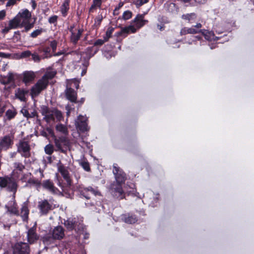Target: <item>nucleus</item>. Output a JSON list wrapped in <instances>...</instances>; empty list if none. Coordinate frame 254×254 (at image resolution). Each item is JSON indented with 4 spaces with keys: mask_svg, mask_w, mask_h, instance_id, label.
<instances>
[{
    "mask_svg": "<svg viewBox=\"0 0 254 254\" xmlns=\"http://www.w3.org/2000/svg\"><path fill=\"white\" fill-rule=\"evenodd\" d=\"M113 172L115 177L116 182L111 186L112 193L115 197L123 198L124 191L121 184L125 181L126 175L117 164L113 165Z\"/></svg>",
    "mask_w": 254,
    "mask_h": 254,
    "instance_id": "nucleus-1",
    "label": "nucleus"
},
{
    "mask_svg": "<svg viewBox=\"0 0 254 254\" xmlns=\"http://www.w3.org/2000/svg\"><path fill=\"white\" fill-rule=\"evenodd\" d=\"M56 74L55 71H49L38 80L36 83L31 89V95L32 98L37 96L42 91L45 89L48 84L49 80L52 79Z\"/></svg>",
    "mask_w": 254,
    "mask_h": 254,
    "instance_id": "nucleus-2",
    "label": "nucleus"
},
{
    "mask_svg": "<svg viewBox=\"0 0 254 254\" xmlns=\"http://www.w3.org/2000/svg\"><path fill=\"white\" fill-rule=\"evenodd\" d=\"M16 16L19 18L21 26L24 27L23 31L28 32L34 27V23H30L31 13L28 9L21 10Z\"/></svg>",
    "mask_w": 254,
    "mask_h": 254,
    "instance_id": "nucleus-3",
    "label": "nucleus"
},
{
    "mask_svg": "<svg viewBox=\"0 0 254 254\" xmlns=\"http://www.w3.org/2000/svg\"><path fill=\"white\" fill-rule=\"evenodd\" d=\"M0 187L6 188L7 190L12 192V198L14 199L18 185L13 179L9 177H0Z\"/></svg>",
    "mask_w": 254,
    "mask_h": 254,
    "instance_id": "nucleus-4",
    "label": "nucleus"
},
{
    "mask_svg": "<svg viewBox=\"0 0 254 254\" xmlns=\"http://www.w3.org/2000/svg\"><path fill=\"white\" fill-rule=\"evenodd\" d=\"M55 144L58 151L66 153L67 148L69 146L70 142L66 137H60L55 139Z\"/></svg>",
    "mask_w": 254,
    "mask_h": 254,
    "instance_id": "nucleus-5",
    "label": "nucleus"
},
{
    "mask_svg": "<svg viewBox=\"0 0 254 254\" xmlns=\"http://www.w3.org/2000/svg\"><path fill=\"white\" fill-rule=\"evenodd\" d=\"M42 186L45 190L53 194L58 195L61 193L60 189L56 188L53 181L50 180L43 181L42 183Z\"/></svg>",
    "mask_w": 254,
    "mask_h": 254,
    "instance_id": "nucleus-6",
    "label": "nucleus"
},
{
    "mask_svg": "<svg viewBox=\"0 0 254 254\" xmlns=\"http://www.w3.org/2000/svg\"><path fill=\"white\" fill-rule=\"evenodd\" d=\"M17 151L25 158L30 156V147L27 141H20L18 146Z\"/></svg>",
    "mask_w": 254,
    "mask_h": 254,
    "instance_id": "nucleus-7",
    "label": "nucleus"
},
{
    "mask_svg": "<svg viewBox=\"0 0 254 254\" xmlns=\"http://www.w3.org/2000/svg\"><path fill=\"white\" fill-rule=\"evenodd\" d=\"M38 208L42 215H46L50 210H52L53 206L47 199L42 200L38 202Z\"/></svg>",
    "mask_w": 254,
    "mask_h": 254,
    "instance_id": "nucleus-8",
    "label": "nucleus"
},
{
    "mask_svg": "<svg viewBox=\"0 0 254 254\" xmlns=\"http://www.w3.org/2000/svg\"><path fill=\"white\" fill-rule=\"evenodd\" d=\"M144 14H137L131 21V24L136 31L148 22V20L144 19Z\"/></svg>",
    "mask_w": 254,
    "mask_h": 254,
    "instance_id": "nucleus-9",
    "label": "nucleus"
},
{
    "mask_svg": "<svg viewBox=\"0 0 254 254\" xmlns=\"http://www.w3.org/2000/svg\"><path fill=\"white\" fill-rule=\"evenodd\" d=\"M87 121V119L86 117L79 115L75 121V125L76 128L82 132L88 130Z\"/></svg>",
    "mask_w": 254,
    "mask_h": 254,
    "instance_id": "nucleus-10",
    "label": "nucleus"
},
{
    "mask_svg": "<svg viewBox=\"0 0 254 254\" xmlns=\"http://www.w3.org/2000/svg\"><path fill=\"white\" fill-rule=\"evenodd\" d=\"M41 112L42 115L44 116V119L47 122L50 123L55 120L54 109L50 110L48 107L46 106H42L41 107Z\"/></svg>",
    "mask_w": 254,
    "mask_h": 254,
    "instance_id": "nucleus-11",
    "label": "nucleus"
},
{
    "mask_svg": "<svg viewBox=\"0 0 254 254\" xmlns=\"http://www.w3.org/2000/svg\"><path fill=\"white\" fill-rule=\"evenodd\" d=\"M29 248L26 243H17L13 249V254H29Z\"/></svg>",
    "mask_w": 254,
    "mask_h": 254,
    "instance_id": "nucleus-12",
    "label": "nucleus"
},
{
    "mask_svg": "<svg viewBox=\"0 0 254 254\" xmlns=\"http://www.w3.org/2000/svg\"><path fill=\"white\" fill-rule=\"evenodd\" d=\"M58 171L61 174L63 178L66 181L67 186L70 187L71 185V180L67 169L63 165H60L58 167Z\"/></svg>",
    "mask_w": 254,
    "mask_h": 254,
    "instance_id": "nucleus-13",
    "label": "nucleus"
},
{
    "mask_svg": "<svg viewBox=\"0 0 254 254\" xmlns=\"http://www.w3.org/2000/svg\"><path fill=\"white\" fill-rule=\"evenodd\" d=\"M90 192L95 196L101 195V192L97 190V189L93 188L91 187L83 188L80 190V194L85 198L89 199L90 198L89 195H86V192Z\"/></svg>",
    "mask_w": 254,
    "mask_h": 254,
    "instance_id": "nucleus-14",
    "label": "nucleus"
},
{
    "mask_svg": "<svg viewBox=\"0 0 254 254\" xmlns=\"http://www.w3.org/2000/svg\"><path fill=\"white\" fill-rule=\"evenodd\" d=\"M64 93L65 97L68 100L72 103L77 102V93L73 89L67 87Z\"/></svg>",
    "mask_w": 254,
    "mask_h": 254,
    "instance_id": "nucleus-15",
    "label": "nucleus"
},
{
    "mask_svg": "<svg viewBox=\"0 0 254 254\" xmlns=\"http://www.w3.org/2000/svg\"><path fill=\"white\" fill-rule=\"evenodd\" d=\"M13 168L12 175L14 177L18 178L20 176L22 175L25 166L21 163L15 162L13 164Z\"/></svg>",
    "mask_w": 254,
    "mask_h": 254,
    "instance_id": "nucleus-16",
    "label": "nucleus"
},
{
    "mask_svg": "<svg viewBox=\"0 0 254 254\" xmlns=\"http://www.w3.org/2000/svg\"><path fill=\"white\" fill-rule=\"evenodd\" d=\"M64 236V229L61 226L56 227L53 230L52 237L55 240L62 239Z\"/></svg>",
    "mask_w": 254,
    "mask_h": 254,
    "instance_id": "nucleus-17",
    "label": "nucleus"
},
{
    "mask_svg": "<svg viewBox=\"0 0 254 254\" xmlns=\"http://www.w3.org/2000/svg\"><path fill=\"white\" fill-rule=\"evenodd\" d=\"M36 228L34 227L31 228L27 232V240L29 244H33L38 239L36 233Z\"/></svg>",
    "mask_w": 254,
    "mask_h": 254,
    "instance_id": "nucleus-18",
    "label": "nucleus"
},
{
    "mask_svg": "<svg viewBox=\"0 0 254 254\" xmlns=\"http://www.w3.org/2000/svg\"><path fill=\"white\" fill-rule=\"evenodd\" d=\"M5 207L9 213L17 216L19 215V211L15 198H12V200L6 205Z\"/></svg>",
    "mask_w": 254,
    "mask_h": 254,
    "instance_id": "nucleus-19",
    "label": "nucleus"
},
{
    "mask_svg": "<svg viewBox=\"0 0 254 254\" xmlns=\"http://www.w3.org/2000/svg\"><path fill=\"white\" fill-rule=\"evenodd\" d=\"M28 201L24 202L22 204L20 210V216L24 221H27L28 219L29 210L28 209Z\"/></svg>",
    "mask_w": 254,
    "mask_h": 254,
    "instance_id": "nucleus-20",
    "label": "nucleus"
},
{
    "mask_svg": "<svg viewBox=\"0 0 254 254\" xmlns=\"http://www.w3.org/2000/svg\"><path fill=\"white\" fill-rule=\"evenodd\" d=\"M83 32V30L79 28L78 29L77 31L71 33L70 41L72 44L76 45L77 43V42L80 38Z\"/></svg>",
    "mask_w": 254,
    "mask_h": 254,
    "instance_id": "nucleus-21",
    "label": "nucleus"
},
{
    "mask_svg": "<svg viewBox=\"0 0 254 254\" xmlns=\"http://www.w3.org/2000/svg\"><path fill=\"white\" fill-rule=\"evenodd\" d=\"M28 91L22 88H18L15 91V97L21 101H26V96L28 95Z\"/></svg>",
    "mask_w": 254,
    "mask_h": 254,
    "instance_id": "nucleus-22",
    "label": "nucleus"
},
{
    "mask_svg": "<svg viewBox=\"0 0 254 254\" xmlns=\"http://www.w3.org/2000/svg\"><path fill=\"white\" fill-rule=\"evenodd\" d=\"M136 32L135 29L131 24L130 25L122 28L121 31L118 33L119 35L126 34V35L129 33H134Z\"/></svg>",
    "mask_w": 254,
    "mask_h": 254,
    "instance_id": "nucleus-23",
    "label": "nucleus"
},
{
    "mask_svg": "<svg viewBox=\"0 0 254 254\" xmlns=\"http://www.w3.org/2000/svg\"><path fill=\"white\" fill-rule=\"evenodd\" d=\"M18 18V17L16 15L13 18L9 21L8 24L12 29L22 28Z\"/></svg>",
    "mask_w": 254,
    "mask_h": 254,
    "instance_id": "nucleus-24",
    "label": "nucleus"
},
{
    "mask_svg": "<svg viewBox=\"0 0 254 254\" xmlns=\"http://www.w3.org/2000/svg\"><path fill=\"white\" fill-rule=\"evenodd\" d=\"M35 74L32 71H25L23 73V82L25 83L32 81L35 78Z\"/></svg>",
    "mask_w": 254,
    "mask_h": 254,
    "instance_id": "nucleus-25",
    "label": "nucleus"
},
{
    "mask_svg": "<svg viewBox=\"0 0 254 254\" xmlns=\"http://www.w3.org/2000/svg\"><path fill=\"white\" fill-rule=\"evenodd\" d=\"M13 80V75L11 73H9L6 76H0V82L3 84H7Z\"/></svg>",
    "mask_w": 254,
    "mask_h": 254,
    "instance_id": "nucleus-26",
    "label": "nucleus"
},
{
    "mask_svg": "<svg viewBox=\"0 0 254 254\" xmlns=\"http://www.w3.org/2000/svg\"><path fill=\"white\" fill-rule=\"evenodd\" d=\"M57 184L58 186L61 188L60 190V191L61 192L59 195H64V193H66L67 191V188H68L66 184L65 185L64 184L63 181L61 179H59L58 177H57Z\"/></svg>",
    "mask_w": 254,
    "mask_h": 254,
    "instance_id": "nucleus-27",
    "label": "nucleus"
},
{
    "mask_svg": "<svg viewBox=\"0 0 254 254\" xmlns=\"http://www.w3.org/2000/svg\"><path fill=\"white\" fill-rule=\"evenodd\" d=\"M64 225L67 229L72 230L76 226L75 220L73 219H69L65 221Z\"/></svg>",
    "mask_w": 254,
    "mask_h": 254,
    "instance_id": "nucleus-28",
    "label": "nucleus"
},
{
    "mask_svg": "<svg viewBox=\"0 0 254 254\" xmlns=\"http://www.w3.org/2000/svg\"><path fill=\"white\" fill-rule=\"evenodd\" d=\"M69 0H65L62 5L61 6V12L64 16H65L67 11L69 9Z\"/></svg>",
    "mask_w": 254,
    "mask_h": 254,
    "instance_id": "nucleus-29",
    "label": "nucleus"
},
{
    "mask_svg": "<svg viewBox=\"0 0 254 254\" xmlns=\"http://www.w3.org/2000/svg\"><path fill=\"white\" fill-rule=\"evenodd\" d=\"M124 220L126 223L129 224L134 223L136 222L137 219L134 215H125L124 217Z\"/></svg>",
    "mask_w": 254,
    "mask_h": 254,
    "instance_id": "nucleus-30",
    "label": "nucleus"
},
{
    "mask_svg": "<svg viewBox=\"0 0 254 254\" xmlns=\"http://www.w3.org/2000/svg\"><path fill=\"white\" fill-rule=\"evenodd\" d=\"M56 128L57 131L64 134H67L68 133V130L66 127L62 124H58L56 127Z\"/></svg>",
    "mask_w": 254,
    "mask_h": 254,
    "instance_id": "nucleus-31",
    "label": "nucleus"
},
{
    "mask_svg": "<svg viewBox=\"0 0 254 254\" xmlns=\"http://www.w3.org/2000/svg\"><path fill=\"white\" fill-rule=\"evenodd\" d=\"M182 18L190 21L192 20H194L196 18V15L194 13H188L186 14H183L182 16Z\"/></svg>",
    "mask_w": 254,
    "mask_h": 254,
    "instance_id": "nucleus-32",
    "label": "nucleus"
},
{
    "mask_svg": "<svg viewBox=\"0 0 254 254\" xmlns=\"http://www.w3.org/2000/svg\"><path fill=\"white\" fill-rule=\"evenodd\" d=\"M188 30L189 34H196L200 32L203 35H205V33H207V31L205 30H197L195 29L194 27L188 28Z\"/></svg>",
    "mask_w": 254,
    "mask_h": 254,
    "instance_id": "nucleus-33",
    "label": "nucleus"
},
{
    "mask_svg": "<svg viewBox=\"0 0 254 254\" xmlns=\"http://www.w3.org/2000/svg\"><path fill=\"white\" fill-rule=\"evenodd\" d=\"M54 146L51 144H47L44 148L45 153L49 155H52L54 152Z\"/></svg>",
    "mask_w": 254,
    "mask_h": 254,
    "instance_id": "nucleus-34",
    "label": "nucleus"
},
{
    "mask_svg": "<svg viewBox=\"0 0 254 254\" xmlns=\"http://www.w3.org/2000/svg\"><path fill=\"white\" fill-rule=\"evenodd\" d=\"M16 114V112L14 110H8L5 113V116L7 119L10 120L13 118Z\"/></svg>",
    "mask_w": 254,
    "mask_h": 254,
    "instance_id": "nucleus-35",
    "label": "nucleus"
},
{
    "mask_svg": "<svg viewBox=\"0 0 254 254\" xmlns=\"http://www.w3.org/2000/svg\"><path fill=\"white\" fill-rule=\"evenodd\" d=\"M103 18V17L102 15H98L95 19L94 25L97 27H98L100 25Z\"/></svg>",
    "mask_w": 254,
    "mask_h": 254,
    "instance_id": "nucleus-36",
    "label": "nucleus"
},
{
    "mask_svg": "<svg viewBox=\"0 0 254 254\" xmlns=\"http://www.w3.org/2000/svg\"><path fill=\"white\" fill-rule=\"evenodd\" d=\"M54 117H56L57 120L61 121L63 119L62 113L61 111L54 109Z\"/></svg>",
    "mask_w": 254,
    "mask_h": 254,
    "instance_id": "nucleus-37",
    "label": "nucleus"
},
{
    "mask_svg": "<svg viewBox=\"0 0 254 254\" xmlns=\"http://www.w3.org/2000/svg\"><path fill=\"white\" fill-rule=\"evenodd\" d=\"M132 15V12L129 10L125 11L123 14V19L127 20L129 19Z\"/></svg>",
    "mask_w": 254,
    "mask_h": 254,
    "instance_id": "nucleus-38",
    "label": "nucleus"
},
{
    "mask_svg": "<svg viewBox=\"0 0 254 254\" xmlns=\"http://www.w3.org/2000/svg\"><path fill=\"white\" fill-rule=\"evenodd\" d=\"M43 31V30L42 28L35 30L31 33L30 36L32 38H36L38 35H40Z\"/></svg>",
    "mask_w": 254,
    "mask_h": 254,
    "instance_id": "nucleus-39",
    "label": "nucleus"
},
{
    "mask_svg": "<svg viewBox=\"0 0 254 254\" xmlns=\"http://www.w3.org/2000/svg\"><path fill=\"white\" fill-rule=\"evenodd\" d=\"M29 182L30 184L34 185L37 188H39L42 185V183L37 179L30 180Z\"/></svg>",
    "mask_w": 254,
    "mask_h": 254,
    "instance_id": "nucleus-40",
    "label": "nucleus"
},
{
    "mask_svg": "<svg viewBox=\"0 0 254 254\" xmlns=\"http://www.w3.org/2000/svg\"><path fill=\"white\" fill-rule=\"evenodd\" d=\"M31 56H32V60L35 62H39L40 61V57L36 53H34L33 54H31Z\"/></svg>",
    "mask_w": 254,
    "mask_h": 254,
    "instance_id": "nucleus-41",
    "label": "nucleus"
},
{
    "mask_svg": "<svg viewBox=\"0 0 254 254\" xmlns=\"http://www.w3.org/2000/svg\"><path fill=\"white\" fill-rule=\"evenodd\" d=\"M83 168L86 171H89L90 170L89 164L88 162H83L81 164Z\"/></svg>",
    "mask_w": 254,
    "mask_h": 254,
    "instance_id": "nucleus-42",
    "label": "nucleus"
},
{
    "mask_svg": "<svg viewBox=\"0 0 254 254\" xmlns=\"http://www.w3.org/2000/svg\"><path fill=\"white\" fill-rule=\"evenodd\" d=\"M50 46L52 48L53 52H55L57 49V42L56 40L52 41L50 43Z\"/></svg>",
    "mask_w": 254,
    "mask_h": 254,
    "instance_id": "nucleus-43",
    "label": "nucleus"
},
{
    "mask_svg": "<svg viewBox=\"0 0 254 254\" xmlns=\"http://www.w3.org/2000/svg\"><path fill=\"white\" fill-rule=\"evenodd\" d=\"M31 53L30 51H25L21 53V58H27L31 56Z\"/></svg>",
    "mask_w": 254,
    "mask_h": 254,
    "instance_id": "nucleus-44",
    "label": "nucleus"
},
{
    "mask_svg": "<svg viewBox=\"0 0 254 254\" xmlns=\"http://www.w3.org/2000/svg\"><path fill=\"white\" fill-rule=\"evenodd\" d=\"M187 34H189V30H188V28H187V27H184L181 30V31H180V35L181 36H183V35H185Z\"/></svg>",
    "mask_w": 254,
    "mask_h": 254,
    "instance_id": "nucleus-45",
    "label": "nucleus"
},
{
    "mask_svg": "<svg viewBox=\"0 0 254 254\" xmlns=\"http://www.w3.org/2000/svg\"><path fill=\"white\" fill-rule=\"evenodd\" d=\"M57 19H58V16L56 15H54V16L50 17L49 18L48 21H49V22L50 23H54L57 21Z\"/></svg>",
    "mask_w": 254,
    "mask_h": 254,
    "instance_id": "nucleus-46",
    "label": "nucleus"
},
{
    "mask_svg": "<svg viewBox=\"0 0 254 254\" xmlns=\"http://www.w3.org/2000/svg\"><path fill=\"white\" fill-rule=\"evenodd\" d=\"M107 39H106L105 41L102 39H98L94 43V46H98V45H102L105 41H107Z\"/></svg>",
    "mask_w": 254,
    "mask_h": 254,
    "instance_id": "nucleus-47",
    "label": "nucleus"
},
{
    "mask_svg": "<svg viewBox=\"0 0 254 254\" xmlns=\"http://www.w3.org/2000/svg\"><path fill=\"white\" fill-rule=\"evenodd\" d=\"M16 2H16V0H8L6 4V6L9 7L10 6L14 5V4H15L16 3Z\"/></svg>",
    "mask_w": 254,
    "mask_h": 254,
    "instance_id": "nucleus-48",
    "label": "nucleus"
},
{
    "mask_svg": "<svg viewBox=\"0 0 254 254\" xmlns=\"http://www.w3.org/2000/svg\"><path fill=\"white\" fill-rule=\"evenodd\" d=\"M21 112L22 113V114L26 118H29L30 116V113H29L28 111L26 109H22L21 111Z\"/></svg>",
    "mask_w": 254,
    "mask_h": 254,
    "instance_id": "nucleus-49",
    "label": "nucleus"
},
{
    "mask_svg": "<svg viewBox=\"0 0 254 254\" xmlns=\"http://www.w3.org/2000/svg\"><path fill=\"white\" fill-rule=\"evenodd\" d=\"M12 29L11 28H10L9 25L8 24V26L5 27L3 29L1 30L2 33L5 34L7 33L10 30Z\"/></svg>",
    "mask_w": 254,
    "mask_h": 254,
    "instance_id": "nucleus-50",
    "label": "nucleus"
},
{
    "mask_svg": "<svg viewBox=\"0 0 254 254\" xmlns=\"http://www.w3.org/2000/svg\"><path fill=\"white\" fill-rule=\"evenodd\" d=\"M93 3L97 5V7L100 8L102 4V0H93Z\"/></svg>",
    "mask_w": 254,
    "mask_h": 254,
    "instance_id": "nucleus-51",
    "label": "nucleus"
},
{
    "mask_svg": "<svg viewBox=\"0 0 254 254\" xmlns=\"http://www.w3.org/2000/svg\"><path fill=\"white\" fill-rule=\"evenodd\" d=\"M6 15V11L5 10L0 11V20L4 18Z\"/></svg>",
    "mask_w": 254,
    "mask_h": 254,
    "instance_id": "nucleus-52",
    "label": "nucleus"
},
{
    "mask_svg": "<svg viewBox=\"0 0 254 254\" xmlns=\"http://www.w3.org/2000/svg\"><path fill=\"white\" fill-rule=\"evenodd\" d=\"M148 1V0H139L138 2H136V4L138 6H141L144 3H147Z\"/></svg>",
    "mask_w": 254,
    "mask_h": 254,
    "instance_id": "nucleus-53",
    "label": "nucleus"
},
{
    "mask_svg": "<svg viewBox=\"0 0 254 254\" xmlns=\"http://www.w3.org/2000/svg\"><path fill=\"white\" fill-rule=\"evenodd\" d=\"M11 56V54L8 53H4L2 52H0V57L7 58H9Z\"/></svg>",
    "mask_w": 254,
    "mask_h": 254,
    "instance_id": "nucleus-54",
    "label": "nucleus"
},
{
    "mask_svg": "<svg viewBox=\"0 0 254 254\" xmlns=\"http://www.w3.org/2000/svg\"><path fill=\"white\" fill-rule=\"evenodd\" d=\"M46 130L49 134L52 135V136L54 135V131L51 128L48 127L47 128Z\"/></svg>",
    "mask_w": 254,
    "mask_h": 254,
    "instance_id": "nucleus-55",
    "label": "nucleus"
},
{
    "mask_svg": "<svg viewBox=\"0 0 254 254\" xmlns=\"http://www.w3.org/2000/svg\"><path fill=\"white\" fill-rule=\"evenodd\" d=\"M97 7L96 5H95L94 3H93L92 5L91 6L90 9H89V12H92L94 9L95 8V7Z\"/></svg>",
    "mask_w": 254,
    "mask_h": 254,
    "instance_id": "nucleus-56",
    "label": "nucleus"
},
{
    "mask_svg": "<svg viewBox=\"0 0 254 254\" xmlns=\"http://www.w3.org/2000/svg\"><path fill=\"white\" fill-rule=\"evenodd\" d=\"M40 133H41V135L44 137H47L48 136L47 133L44 130L41 131L40 132Z\"/></svg>",
    "mask_w": 254,
    "mask_h": 254,
    "instance_id": "nucleus-57",
    "label": "nucleus"
},
{
    "mask_svg": "<svg viewBox=\"0 0 254 254\" xmlns=\"http://www.w3.org/2000/svg\"><path fill=\"white\" fill-rule=\"evenodd\" d=\"M36 116H37L36 112L35 111H33L30 114L29 118H34Z\"/></svg>",
    "mask_w": 254,
    "mask_h": 254,
    "instance_id": "nucleus-58",
    "label": "nucleus"
},
{
    "mask_svg": "<svg viewBox=\"0 0 254 254\" xmlns=\"http://www.w3.org/2000/svg\"><path fill=\"white\" fill-rule=\"evenodd\" d=\"M112 30H108L106 31V35H107V36L108 37V38H109V37H111V34H112Z\"/></svg>",
    "mask_w": 254,
    "mask_h": 254,
    "instance_id": "nucleus-59",
    "label": "nucleus"
},
{
    "mask_svg": "<svg viewBox=\"0 0 254 254\" xmlns=\"http://www.w3.org/2000/svg\"><path fill=\"white\" fill-rule=\"evenodd\" d=\"M51 238L50 237H45L44 238V241L45 243H46L47 244H48V241H50Z\"/></svg>",
    "mask_w": 254,
    "mask_h": 254,
    "instance_id": "nucleus-60",
    "label": "nucleus"
},
{
    "mask_svg": "<svg viewBox=\"0 0 254 254\" xmlns=\"http://www.w3.org/2000/svg\"><path fill=\"white\" fill-rule=\"evenodd\" d=\"M85 99L84 98H81L80 100L78 101H77L76 103H78L79 104V105H81L83 104V103L84 102Z\"/></svg>",
    "mask_w": 254,
    "mask_h": 254,
    "instance_id": "nucleus-61",
    "label": "nucleus"
},
{
    "mask_svg": "<svg viewBox=\"0 0 254 254\" xmlns=\"http://www.w3.org/2000/svg\"><path fill=\"white\" fill-rule=\"evenodd\" d=\"M74 27V25H72V26H71L70 27V28H69V31L71 33H72V32H74L76 31V30H73Z\"/></svg>",
    "mask_w": 254,
    "mask_h": 254,
    "instance_id": "nucleus-62",
    "label": "nucleus"
},
{
    "mask_svg": "<svg viewBox=\"0 0 254 254\" xmlns=\"http://www.w3.org/2000/svg\"><path fill=\"white\" fill-rule=\"evenodd\" d=\"M196 28H200L202 27V25L200 23H197L195 26H193Z\"/></svg>",
    "mask_w": 254,
    "mask_h": 254,
    "instance_id": "nucleus-63",
    "label": "nucleus"
},
{
    "mask_svg": "<svg viewBox=\"0 0 254 254\" xmlns=\"http://www.w3.org/2000/svg\"><path fill=\"white\" fill-rule=\"evenodd\" d=\"M157 27H158V28L160 31L163 30L164 29V26H163H163H161V25H157Z\"/></svg>",
    "mask_w": 254,
    "mask_h": 254,
    "instance_id": "nucleus-64",
    "label": "nucleus"
}]
</instances>
